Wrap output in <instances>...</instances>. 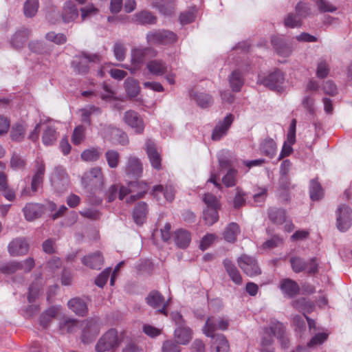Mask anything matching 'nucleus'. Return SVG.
Returning a JSON list of instances; mask_svg holds the SVG:
<instances>
[{
  "label": "nucleus",
  "instance_id": "obj_52",
  "mask_svg": "<svg viewBox=\"0 0 352 352\" xmlns=\"http://www.w3.org/2000/svg\"><path fill=\"white\" fill-rule=\"evenodd\" d=\"M38 9V0H26L23 6L24 14L27 17L34 16Z\"/></svg>",
  "mask_w": 352,
  "mask_h": 352
},
{
  "label": "nucleus",
  "instance_id": "obj_49",
  "mask_svg": "<svg viewBox=\"0 0 352 352\" xmlns=\"http://www.w3.org/2000/svg\"><path fill=\"white\" fill-rule=\"evenodd\" d=\"M134 18L135 21L140 24H155L157 21L156 17L148 11L138 12Z\"/></svg>",
  "mask_w": 352,
  "mask_h": 352
},
{
  "label": "nucleus",
  "instance_id": "obj_51",
  "mask_svg": "<svg viewBox=\"0 0 352 352\" xmlns=\"http://www.w3.org/2000/svg\"><path fill=\"white\" fill-rule=\"evenodd\" d=\"M238 170L234 168H229L226 174L222 178L223 184L228 188L233 187L236 184Z\"/></svg>",
  "mask_w": 352,
  "mask_h": 352
},
{
  "label": "nucleus",
  "instance_id": "obj_41",
  "mask_svg": "<svg viewBox=\"0 0 352 352\" xmlns=\"http://www.w3.org/2000/svg\"><path fill=\"white\" fill-rule=\"evenodd\" d=\"M240 233V228L237 223H230L223 232L224 239L229 243H234L238 234Z\"/></svg>",
  "mask_w": 352,
  "mask_h": 352
},
{
  "label": "nucleus",
  "instance_id": "obj_11",
  "mask_svg": "<svg viewBox=\"0 0 352 352\" xmlns=\"http://www.w3.org/2000/svg\"><path fill=\"white\" fill-rule=\"evenodd\" d=\"M82 341L84 343L91 342L100 332V325L98 320L89 318L82 322Z\"/></svg>",
  "mask_w": 352,
  "mask_h": 352
},
{
  "label": "nucleus",
  "instance_id": "obj_58",
  "mask_svg": "<svg viewBox=\"0 0 352 352\" xmlns=\"http://www.w3.org/2000/svg\"><path fill=\"white\" fill-rule=\"evenodd\" d=\"M105 158L110 168H116L118 166L120 154L117 151L108 150L105 153Z\"/></svg>",
  "mask_w": 352,
  "mask_h": 352
},
{
  "label": "nucleus",
  "instance_id": "obj_22",
  "mask_svg": "<svg viewBox=\"0 0 352 352\" xmlns=\"http://www.w3.org/2000/svg\"><path fill=\"white\" fill-rule=\"evenodd\" d=\"M279 289L285 297L293 298L300 292L298 284L290 278H283L280 280Z\"/></svg>",
  "mask_w": 352,
  "mask_h": 352
},
{
  "label": "nucleus",
  "instance_id": "obj_59",
  "mask_svg": "<svg viewBox=\"0 0 352 352\" xmlns=\"http://www.w3.org/2000/svg\"><path fill=\"white\" fill-rule=\"evenodd\" d=\"M329 333L322 332L315 334L307 343V347L315 348L322 344L328 338Z\"/></svg>",
  "mask_w": 352,
  "mask_h": 352
},
{
  "label": "nucleus",
  "instance_id": "obj_44",
  "mask_svg": "<svg viewBox=\"0 0 352 352\" xmlns=\"http://www.w3.org/2000/svg\"><path fill=\"white\" fill-rule=\"evenodd\" d=\"M190 94L197 104L202 108L207 107L212 103V97L208 94L196 92L193 94L191 93Z\"/></svg>",
  "mask_w": 352,
  "mask_h": 352
},
{
  "label": "nucleus",
  "instance_id": "obj_23",
  "mask_svg": "<svg viewBox=\"0 0 352 352\" xmlns=\"http://www.w3.org/2000/svg\"><path fill=\"white\" fill-rule=\"evenodd\" d=\"M126 174L133 177H140L143 172L142 164L135 156L130 155L127 158L125 167Z\"/></svg>",
  "mask_w": 352,
  "mask_h": 352
},
{
  "label": "nucleus",
  "instance_id": "obj_19",
  "mask_svg": "<svg viewBox=\"0 0 352 352\" xmlns=\"http://www.w3.org/2000/svg\"><path fill=\"white\" fill-rule=\"evenodd\" d=\"M233 120V115L229 113L223 118V120L219 121L212 131V139L213 140L218 141L225 136L227 134Z\"/></svg>",
  "mask_w": 352,
  "mask_h": 352
},
{
  "label": "nucleus",
  "instance_id": "obj_7",
  "mask_svg": "<svg viewBox=\"0 0 352 352\" xmlns=\"http://www.w3.org/2000/svg\"><path fill=\"white\" fill-rule=\"evenodd\" d=\"M284 80L285 77L283 73L278 69H276L267 76L263 74H258L257 82L270 89L279 90V89L282 87Z\"/></svg>",
  "mask_w": 352,
  "mask_h": 352
},
{
  "label": "nucleus",
  "instance_id": "obj_13",
  "mask_svg": "<svg viewBox=\"0 0 352 352\" xmlns=\"http://www.w3.org/2000/svg\"><path fill=\"white\" fill-rule=\"evenodd\" d=\"M30 244L24 237H17L12 239L8 245V251L12 256H21L28 254Z\"/></svg>",
  "mask_w": 352,
  "mask_h": 352
},
{
  "label": "nucleus",
  "instance_id": "obj_27",
  "mask_svg": "<svg viewBox=\"0 0 352 352\" xmlns=\"http://www.w3.org/2000/svg\"><path fill=\"white\" fill-rule=\"evenodd\" d=\"M82 263L91 269L100 270L103 263V257L100 252H95L85 256L82 258Z\"/></svg>",
  "mask_w": 352,
  "mask_h": 352
},
{
  "label": "nucleus",
  "instance_id": "obj_21",
  "mask_svg": "<svg viewBox=\"0 0 352 352\" xmlns=\"http://www.w3.org/2000/svg\"><path fill=\"white\" fill-rule=\"evenodd\" d=\"M104 138H108L109 135L118 144L125 146L129 144V138L127 134L111 125L105 126L104 131L101 132Z\"/></svg>",
  "mask_w": 352,
  "mask_h": 352
},
{
  "label": "nucleus",
  "instance_id": "obj_32",
  "mask_svg": "<svg viewBox=\"0 0 352 352\" xmlns=\"http://www.w3.org/2000/svg\"><path fill=\"white\" fill-rule=\"evenodd\" d=\"M259 149L263 155L273 158L277 151V145L273 139L267 138L261 142Z\"/></svg>",
  "mask_w": 352,
  "mask_h": 352
},
{
  "label": "nucleus",
  "instance_id": "obj_64",
  "mask_svg": "<svg viewBox=\"0 0 352 352\" xmlns=\"http://www.w3.org/2000/svg\"><path fill=\"white\" fill-rule=\"evenodd\" d=\"M45 38L47 40L53 42L57 45H61L67 41L66 36L61 33H55L54 32H48Z\"/></svg>",
  "mask_w": 352,
  "mask_h": 352
},
{
  "label": "nucleus",
  "instance_id": "obj_31",
  "mask_svg": "<svg viewBox=\"0 0 352 352\" xmlns=\"http://www.w3.org/2000/svg\"><path fill=\"white\" fill-rule=\"evenodd\" d=\"M60 306H52L45 310L39 317V324L43 328H47L52 320L56 317L59 311Z\"/></svg>",
  "mask_w": 352,
  "mask_h": 352
},
{
  "label": "nucleus",
  "instance_id": "obj_35",
  "mask_svg": "<svg viewBox=\"0 0 352 352\" xmlns=\"http://www.w3.org/2000/svg\"><path fill=\"white\" fill-rule=\"evenodd\" d=\"M148 212L147 205L144 202L138 203L134 208L133 217L138 225H142L146 218Z\"/></svg>",
  "mask_w": 352,
  "mask_h": 352
},
{
  "label": "nucleus",
  "instance_id": "obj_9",
  "mask_svg": "<svg viewBox=\"0 0 352 352\" xmlns=\"http://www.w3.org/2000/svg\"><path fill=\"white\" fill-rule=\"evenodd\" d=\"M237 263L241 270L249 276H255L261 273L257 261L253 256L243 254L238 258Z\"/></svg>",
  "mask_w": 352,
  "mask_h": 352
},
{
  "label": "nucleus",
  "instance_id": "obj_4",
  "mask_svg": "<svg viewBox=\"0 0 352 352\" xmlns=\"http://www.w3.org/2000/svg\"><path fill=\"white\" fill-rule=\"evenodd\" d=\"M177 41V34L168 30H155L146 34V41L149 45H172Z\"/></svg>",
  "mask_w": 352,
  "mask_h": 352
},
{
  "label": "nucleus",
  "instance_id": "obj_62",
  "mask_svg": "<svg viewBox=\"0 0 352 352\" xmlns=\"http://www.w3.org/2000/svg\"><path fill=\"white\" fill-rule=\"evenodd\" d=\"M330 68L328 63L321 59L318 61L316 68V76L319 78L327 77L329 73Z\"/></svg>",
  "mask_w": 352,
  "mask_h": 352
},
{
  "label": "nucleus",
  "instance_id": "obj_56",
  "mask_svg": "<svg viewBox=\"0 0 352 352\" xmlns=\"http://www.w3.org/2000/svg\"><path fill=\"white\" fill-rule=\"evenodd\" d=\"M292 269L295 273H299L307 269V262L299 256H292L289 259Z\"/></svg>",
  "mask_w": 352,
  "mask_h": 352
},
{
  "label": "nucleus",
  "instance_id": "obj_29",
  "mask_svg": "<svg viewBox=\"0 0 352 352\" xmlns=\"http://www.w3.org/2000/svg\"><path fill=\"white\" fill-rule=\"evenodd\" d=\"M78 16V11L76 5L72 1H66L63 12L62 17L65 23H70L75 21Z\"/></svg>",
  "mask_w": 352,
  "mask_h": 352
},
{
  "label": "nucleus",
  "instance_id": "obj_53",
  "mask_svg": "<svg viewBox=\"0 0 352 352\" xmlns=\"http://www.w3.org/2000/svg\"><path fill=\"white\" fill-rule=\"evenodd\" d=\"M25 126L22 123H16L12 127L10 137L12 140L21 141L24 138Z\"/></svg>",
  "mask_w": 352,
  "mask_h": 352
},
{
  "label": "nucleus",
  "instance_id": "obj_1",
  "mask_svg": "<svg viewBox=\"0 0 352 352\" xmlns=\"http://www.w3.org/2000/svg\"><path fill=\"white\" fill-rule=\"evenodd\" d=\"M274 337L278 340L282 348L287 347L289 340L285 333V326L276 320H272L269 327L263 329L259 345L261 352H274Z\"/></svg>",
  "mask_w": 352,
  "mask_h": 352
},
{
  "label": "nucleus",
  "instance_id": "obj_16",
  "mask_svg": "<svg viewBox=\"0 0 352 352\" xmlns=\"http://www.w3.org/2000/svg\"><path fill=\"white\" fill-rule=\"evenodd\" d=\"M147 304L154 309H158L157 311L165 316L168 315L166 307L168 306L170 299L164 302V296L157 291H152L146 298Z\"/></svg>",
  "mask_w": 352,
  "mask_h": 352
},
{
  "label": "nucleus",
  "instance_id": "obj_5",
  "mask_svg": "<svg viewBox=\"0 0 352 352\" xmlns=\"http://www.w3.org/2000/svg\"><path fill=\"white\" fill-rule=\"evenodd\" d=\"M120 341L118 337L116 329H111L107 331L98 341L96 345L97 352H105L114 350L120 345Z\"/></svg>",
  "mask_w": 352,
  "mask_h": 352
},
{
  "label": "nucleus",
  "instance_id": "obj_25",
  "mask_svg": "<svg viewBox=\"0 0 352 352\" xmlns=\"http://www.w3.org/2000/svg\"><path fill=\"white\" fill-rule=\"evenodd\" d=\"M146 151L151 166L159 170L161 168V156L157 152L154 142L151 140L146 142Z\"/></svg>",
  "mask_w": 352,
  "mask_h": 352
},
{
  "label": "nucleus",
  "instance_id": "obj_6",
  "mask_svg": "<svg viewBox=\"0 0 352 352\" xmlns=\"http://www.w3.org/2000/svg\"><path fill=\"white\" fill-rule=\"evenodd\" d=\"M149 53H153V56L156 55V52L151 47L133 48L131 50V67H128L124 65H121L129 69L131 73H134L144 64L146 55Z\"/></svg>",
  "mask_w": 352,
  "mask_h": 352
},
{
  "label": "nucleus",
  "instance_id": "obj_39",
  "mask_svg": "<svg viewBox=\"0 0 352 352\" xmlns=\"http://www.w3.org/2000/svg\"><path fill=\"white\" fill-rule=\"evenodd\" d=\"M293 306L299 311H302L304 316H307V314L312 312L315 308L314 303L305 298H300L294 301Z\"/></svg>",
  "mask_w": 352,
  "mask_h": 352
},
{
  "label": "nucleus",
  "instance_id": "obj_54",
  "mask_svg": "<svg viewBox=\"0 0 352 352\" xmlns=\"http://www.w3.org/2000/svg\"><path fill=\"white\" fill-rule=\"evenodd\" d=\"M295 12L302 20L310 16L312 14L309 3L303 1H300L296 4L295 7Z\"/></svg>",
  "mask_w": 352,
  "mask_h": 352
},
{
  "label": "nucleus",
  "instance_id": "obj_17",
  "mask_svg": "<svg viewBox=\"0 0 352 352\" xmlns=\"http://www.w3.org/2000/svg\"><path fill=\"white\" fill-rule=\"evenodd\" d=\"M123 120L124 122L135 131V133L141 134L144 130V124L142 118L133 110L124 113Z\"/></svg>",
  "mask_w": 352,
  "mask_h": 352
},
{
  "label": "nucleus",
  "instance_id": "obj_50",
  "mask_svg": "<svg viewBox=\"0 0 352 352\" xmlns=\"http://www.w3.org/2000/svg\"><path fill=\"white\" fill-rule=\"evenodd\" d=\"M309 194L312 201H318L323 197V190L320 184L314 179L310 182Z\"/></svg>",
  "mask_w": 352,
  "mask_h": 352
},
{
  "label": "nucleus",
  "instance_id": "obj_43",
  "mask_svg": "<svg viewBox=\"0 0 352 352\" xmlns=\"http://www.w3.org/2000/svg\"><path fill=\"white\" fill-rule=\"evenodd\" d=\"M152 5L165 15H169L173 12L172 0H153Z\"/></svg>",
  "mask_w": 352,
  "mask_h": 352
},
{
  "label": "nucleus",
  "instance_id": "obj_3",
  "mask_svg": "<svg viewBox=\"0 0 352 352\" xmlns=\"http://www.w3.org/2000/svg\"><path fill=\"white\" fill-rule=\"evenodd\" d=\"M82 184L91 192L102 191L104 179L101 168L94 167L85 172L82 177Z\"/></svg>",
  "mask_w": 352,
  "mask_h": 352
},
{
  "label": "nucleus",
  "instance_id": "obj_14",
  "mask_svg": "<svg viewBox=\"0 0 352 352\" xmlns=\"http://www.w3.org/2000/svg\"><path fill=\"white\" fill-rule=\"evenodd\" d=\"M32 171L33 175L31 182V189L33 192H36L43 185L45 173L44 162L41 159H36Z\"/></svg>",
  "mask_w": 352,
  "mask_h": 352
},
{
  "label": "nucleus",
  "instance_id": "obj_63",
  "mask_svg": "<svg viewBox=\"0 0 352 352\" xmlns=\"http://www.w3.org/2000/svg\"><path fill=\"white\" fill-rule=\"evenodd\" d=\"M29 48L32 52L37 54H46L50 50L43 42L38 41H31L29 43Z\"/></svg>",
  "mask_w": 352,
  "mask_h": 352
},
{
  "label": "nucleus",
  "instance_id": "obj_46",
  "mask_svg": "<svg viewBox=\"0 0 352 352\" xmlns=\"http://www.w3.org/2000/svg\"><path fill=\"white\" fill-rule=\"evenodd\" d=\"M268 215L270 219L276 224H282L285 221V211L279 208H271L269 210Z\"/></svg>",
  "mask_w": 352,
  "mask_h": 352
},
{
  "label": "nucleus",
  "instance_id": "obj_37",
  "mask_svg": "<svg viewBox=\"0 0 352 352\" xmlns=\"http://www.w3.org/2000/svg\"><path fill=\"white\" fill-rule=\"evenodd\" d=\"M174 239L177 246L180 248H186L190 243L191 236L189 232L180 229L175 232Z\"/></svg>",
  "mask_w": 352,
  "mask_h": 352
},
{
  "label": "nucleus",
  "instance_id": "obj_38",
  "mask_svg": "<svg viewBox=\"0 0 352 352\" xmlns=\"http://www.w3.org/2000/svg\"><path fill=\"white\" fill-rule=\"evenodd\" d=\"M29 35L30 31L28 29L23 28L19 30L12 37L10 43L16 49L21 48L23 46Z\"/></svg>",
  "mask_w": 352,
  "mask_h": 352
},
{
  "label": "nucleus",
  "instance_id": "obj_33",
  "mask_svg": "<svg viewBox=\"0 0 352 352\" xmlns=\"http://www.w3.org/2000/svg\"><path fill=\"white\" fill-rule=\"evenodd\" d=\"M223 265L230 279L235 284L241 285L242 283V277L234 264L230 259L226 258L223 261Z\"/></svg>",
  "mask_w": 352,
  "mask_h": 352
},
{
  "label": "nucleus",
  "instance_id": "obj_18",
  "mask_svg": "<svg viewBox=\"0 0 352 352\" xmlns=\"http://www.w3.org/2000/svg\"><path fill=\"white\" fill-rule=\"evenodd\" d=\"M271 43L273 48L280 56L287 57L292 52V45L285 40L283 36H273L271 39Z\"/></svg>",
  "mask_w": 352,
  "mask_h": 352
},
{
  "label": "nucleus",
  "instance_id": "obj_28",
  "mask_svg": "<svg viewBox=\"0 0 352 352\" xmlns=\"http://www.w3.org/2000/svg\"><path fill=\"white\" fill-rule=\"evenodd\" d=\"M68 307L79 316H84L88 311L86 302L79 297L70 299L67 302Z\"/></svg>",
  "mask_w": 352,
  "mask_h": 352
},
{
  "label": "nucleus",
  "instance_id": "obj_61",
  "mask_svg": "<svg viewBox=\"0 0 352 352\" xmlns=\"http://www.w3.org/2000/svg\"><path fill=\"white\" fill-rule=\"evenodd\" d=\"M19 270L18 261H11L1 265L0 272L5 275H11Z\"/></svg>",
  "mask_w": 352,
  "mask_h": 352
},
{
  "label": "nucleus",
  "instance_id": "obj_20",
  "mask_svg": "<svg viewBox=\"0 0 352 352\" xmlns=\"http://www.w3.org/2000/svg\"><path fill=\"white\" fill-rule=\"evenodd\" d=\"M42 142L45 146H52L56 142L59 133L52 122L43 124Z\"/></svg>",
  "mask_w": 352,
  "mask_h": 352
},
{
  "label": "nucleus",
  "instance_id": "obj_10",
  "mask_svg": "<svg viewBox=\"0 0 352 352\" xmlns=\"http://www.w3.org/2000/svg\"><path fill=\"white\" fill-rule=\"evenodd\" d=\"M229 326V320L225 318L211 316L209 317L205 325L203 327V333L207 337H213L214 331L219 330H226Z\"/></svg>",
  "mask_w": 352,
  "mask_h": 352
},
{
  "label": "nucleus",
  "instance_id": "obj_55",
  "mask_svg": "<svg viewBox=\"0 0 352 352\" xmlns=\"http://www.w3.org/2000/svg\"><path fill=\"white\" fill-rule=\"evenodd\" d=\"M303 108L311 115H314L316 111L315 99L313 95L305 96L301 102Z\"/></svg>",
  "mask_w": 352,
  "mask_h": 352
},
{
  "label": "nucleus",
  "instance_id": "obj_45",
  "mask_svg": "<svg viewBox=\"0 0 352 352\" xmlns=\"http://www.w3.org/2000/svg\"><path fill=\"white\" fill-rule=\"evenodd\" d=\"M124 87L128 96L132 98L136 97L140 92L138 82L133 78H126L124 81Z\"/></svg>",
  "mask_w": 352,
  "mask_h": 352
},
{
  "label": "nucleus",
  "instance_id": "obj_34",
  "mask_svg": "<svg viewBox=\"0 0 352 352\" xmlns=\"http://www.w3.org/2000/svg\"><path fill=\"white\" fill-rule=\"evenodd\" d=\"M229 83L233 91L239 92L244 84V79L239 69L234 70L229 76Z\"/></svg>",
  "mask_w": 352,
  "mask_h": 352
},
{
  "label": "nucleus",
  "instance_id": "obj_42",
  "mask_svg": "<svg viewBox=\"0 0 352 352\" xmlns=\"http://www.w3.org/2000/svg\"><path fill=\"white\" fill-rule=\"evenodd\" d=\"M283 24L287 28H298L302 26V20L296 12H290L285 16Z\"/></svg>",
  "mask_w": 352,
  "mask_h": 352
},
{
  "label": "nucleus",
  "instance_id": "obj_12",
  "mask_svg": "<svg viewBox=\"0 0 352 352\" xmlns=\"http://www.w3.org/2000/svg\"><path fill=\"white\" fill-rule=\"evenodd\" d=\"M101 57L98 54H84L80 56L79 60H74L72 66L76 72L80 74H85L89 72L90 63H100Z\"/></svg>",
  "mask_w": 352,
  "mask_h": 352
},
{
  "label": "nucleus",
  "instance_id": "obj_26",
  "mask_svg": "<svg viewBox=\"0 0 352 352\" xmlns=\"http://www.w3.org/2000/svg\"><path fill=\"white\" fill-rule=\"evenodd\" d=\"M25 218L27 221H33L40 217L43 213V206L39 204H27L23 209Z\"/></svg>",
  "mask_w": 352,
  "mask_h": 352
},
{
  "label": "nucleus",
  "instance_id": "obj_40",
  "mask_svg": "<svg viewBox=\"0 0 352 352\" xmlns=\"http://www.w3.org/2000/svg\"><path fill=\"white\" fill-rule=\"evenodd\" d=\"M212 346L216 348V352H228L230 345L228 340L223 334H213Z\"/></svg>",
  "mask_w": 352,
  "mask_h": 352
},
{
  "label": "nucleus",
  "instance_id": "obj_15",
  "mask_svg": "<svg viewBox=\"0 0 352 352\" xmlns=\"http://www.w3.org/2000/svg\"><path fill=\"white\" fill-rule=\"evenodd\" d=\"M51 182L56 190L59 192L67 189L69 182V177L63 167L57 166L54 168L51 177Z\"/></svg>",
  "mask_w": 352,
  "mask_h": 352
},
{
  "label": "nucleus",
  "instance_id": "obj_2",
  "mask_svg": "<svg viewBox=\"0 0 352 352\" xmlns=\"http://www.w3.org/2000/svg\"><path fill=\"white\" fill-rule=\"evenodd\" d=\"M148 190V185L145 182L137 181L129 182L126 186H121L119 192V199L128 204L133 203L140 199Z\"/></svg>",
  "mask_w": 352,
  "mask_h": 352
},
{
  "label": "nucleus",
  "instance_id": "obj_60",
  "mask_svg": "<svg viewBox=\"0 0 352 352\" xmlns=\"http://www.w3.org/2000/svg\"><path fill=\"white\" fill-rule=\"evenodd\" d=\"M59 327L63 333H72L77 329L78 322L74 319H67L60 323Z\"/></svg>",
  "mask_w": 352,
  "mask_h": 352
},
{
  "label": "nucleus",
  "instance_id": "obj_8",
  "mask_svg": "<svg viewBox=\"0 0 352 352\" xmlns=\"http://www.w3.org/2000/svg\"><path fill=\"white\" fill-rule=\"evenodd\" d=\"M336 226L341 232H345L352 225V209L345 204H341L336 211Z\"/></svg>",
  "mask_w": 352,
  "mask_h": 352
},
{
  "label": "nucleus",
  "instance_id": "obj_30",
  "mask_svg": "<svg viewBox=\"0 0 352 352\" xmlns=\"http://www.w3.org/2000/svg\"><path fill=\"white\" fill-rule=\"evenodd\" d=\"M146 68L154 76H163L167 72L168 66L164 60L155 59L146 63Z\"/></svg>",
  "mask_w": 352,
  "mask_h": 352
},
{
  "label": "nucleus",
  "instance_id": "obj_24",
  "mask_svg": "<svg viewBox=\"0 0 352 352\" xmlns=\"http://www.w3.org/2000/svg\"><path fill=\"white\" fill-rule=\"evenodd\" d=\"M174 338L177 344L186 345L192 338V331L186 324L178 326L175 329Z\"/></svg>",
  "mask_w": 352,
  "mask_h": 352
},
{
  "label": "nucleus",
  "instance_id": "obj_36",
  "mask_svg": "<svg viewBox=\"0 0 352 352\" xmlns=\"http://www.w3.org/2000/svg\"><path fill=\"white\" fill-rule=\"evenodd\" d=\"M152 192L156 197L159 194H163L165 199L168 201H172L175 197V189L173 185L168 184L164 188L162 185L155 186Z\"/></svg>",
  "mask_w": 352,
  "mask_h": 352
},
{
  "label": "nucleus",
  "instance_id": "obj_57",
  "mask_svg": "<svg viewBox=\"0 0 352 352\" xmlns=\"http://www.w3.org/2000/svg\"><path fill=\"white\" fill-rule=\"evenodd\" d=\"M197 8L195 6L190 8L188 10L181 13L179 16L180 23L186 25L193 22L196 18Z\"/></svg>",
  "mask_w": 352,
  "mask_h": 352
},
{
  "label": "nucleus",
  "instance_id": "obj_48",
  "mask_svg": "<svg viewBox=\"0 0 352 352\" xmlns=\"http://www.w3.org/2000/svg\"><path fill=\"white\" fill-rule=\"evenodd\" d=\"M234 190L235 195L232 200L233 207L235 209H239L245 205L247 194L240 187H236Z\"/></svg>",
  "mask_w": 352,
  "mask_h": 352
},
{
  "label": "nucleus",
  "instance_id": "obj_47",
  "mask_svg": "<svg viewBox=\"0 0 352 352\" xmlns=\"http://www.w3.org/2000/svg\"><path fill=\"white\" fill-rule=\"evenodd\" d=\"M203 219L208 226L214 224L219 219L218 208H206L203 212Z\"/></svg>",
  "mask_w": 352,
  "mask_h": 352
}]
</instances>
